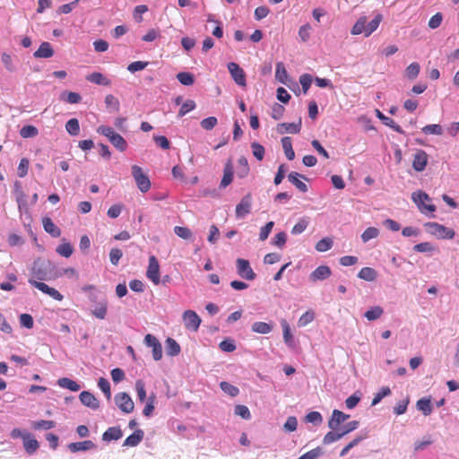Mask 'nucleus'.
Segmentation results:
<instances>
[{"mask_svg": "<svg viewBox=\"0 0 459 459\" xmlns=\"http://www.w3.org/2000/svg\"><path fill=\"white\" fill-rule=\"evenodd\" d=\"M42 224L44 230L52 237L57 238L61 235L60 229L57 226H56V224L49 217L43 218Z\"/></svg>", "mask_w": 459, "mask_h": 459, "instance_id": "5701e85b", "label": "nucleus"}, {"mask_svg": "<svg viewBox=\"0 0 459 459\" xmlns=\"http://www.w3.org/2000/svg\"><path fill=\"white\" fill-rule=\"evenodd\" d=\"M144 433L142 429H136L133 434L128 436L125 441L124 446H136L143 440Z\"/></svg>", "mask_w": 459, "mask_h": 459, "instance_id": "4be33fe9", "label": "nucleus"}, {"mask_svg": "<svg viewBox=\"0 0 459 459\" xmlns=\"http://www.w3.org/2000/svg\"><path fill=\"white\" fill-rule=\"evenodd\" d=\"M237 271L240 277L252 281L255 278V273L250 266L247 260L243 258H238L236 261Z\"/></svg>", "mask_w": 459, "mask_h": 459, "instance_id": "1a4fd4ad", "label": "nucleus"}, {"mask_svg": "<svg viewBox=\"0 0 459 459\" xmlns=\"http://www.w3.org/2000/svg\"><path fill=\"white\" fill-rule=\"evenodd\" d=\"M86 79L87 81L98 85L108 86L111 83L109 79H108L101 73L99 72H94L87 75Z\"/></svg>", "mask_w": 459, "mask_h": 459, "instance_id": "393cba45", "label": "nucleus"}, {"mask_svg": "<svg viewBox=\"0 0 459 459\" xmlns=\"http://www.w3.org/2000/svg\"><path fill=\"white\" fill-rule=\"evenodd\" d=\"M146 276L149 280H151L155 285H158L160 281V264L158 259L152 255L149 258V264L146 272Z\"/></svg>", "mask_w": 459, "mask_h": 459, "instance_id": "9d476101", "label": "nucleus"}, {"mask_svg": "<svg viewBox=\"0 0 459 459\" xmlns=\"http://www.w3.org/2000/svg\"><path fill=\"white\" fill-rule=\"evenodd\" d=\"M132 176L134 179V182L138 187V189L142 193H147L152 186L151 180L147 174H145L143 169L138 165H133L131 168Z\"/></svg>", "mask_w": 459, "mask_h": 459, "instance_id": "f257e3e1", "label": "nucleus"}, {"mask_svg": "<svg viewBox=\"0 0 459 459\" xmlns=\"http://www.w3.org/2000/svg\"><path fill=\"white\" fill-rule=\"evenodd\" d=\"M272 330L273 326L264 322H255L252 325V331L257 333L266 334Z\"/></svg>", "mask_w": 459, "mask_h": 459, "instance_id": "ea45409f", "label": "nucleus"}, {"mask_svg": "<svg viewBox=\"0 0 459 459\" xmlns=\"http://www.w3.org/2000/svg\"><path fill=\"white\" fill-rule=\"evenodd\" d=\"M429 156L423 150H417L413 155L412 168L417 172H421L426 169L428 164Z\"/></svg>", "mask_w": 459, "mask_h": 459, "instance_id": "f8f14e48", "label": "nucleus"}, {"mask_svg": "<svg viewBox=\"0 0 459 459\" xmlns=\"http://www.w3.org/2000/svg\"><path fill=\"white\" fill-rule=\"evenodd\" d=\"M135 390L137 393V397L141 403L144 402L146 399V391L145 385L143 380L139 379L135 382Z\"/></svg>", "mask_w": 459, "mask_h": 459, "instance_id": "052dcab7", "label": "nucleus"}, {"mask_svg": "<svg viewBox=\"0 0 459 459\" xmlns=\"http://www.w3.org/2000/svg\"><path fill=\"white\" fill-rule=\"evenodd\" d=\"M235 414L245 420L251 418L249 409L246 405L238 404L235 406Z\"/></svg>", "mask_w": 459, "mask_h": 459, "instance_id": "69168bd1", "label": "nucleus"}, {"mask_svg": "<svg viewBox=\"0 0 459 459\" xmlns=\"http://www.w3.org/2000/svg\"><path fill=\"white\" fill-rule=\"evenodd\" d=\"M56 251L61 256L68 258L73 255L74 247L69 242L64 241L56 247Z\"/></svg>", "mask_w": 459, "mask_h": 459, "instance_id": "f704fd0d", "label": "nucleus"}, {"mask_svg": "<svg viewBox=\"0 0 459 459\" xmlns=\"http://www.w3.org/2000/svg\"><path fill=\"white\" fill-rule=\"evenodd\" d=\"M253 155L258 160H262L264 157L265 150L262 144L254 142L251 144Z\"/></svg>", "mask_w": 459, "mask_h": 459, "instance_id": "6e6d98bb", "label": "nucleus"}, {"mask_svg": "<svg viewBox=\"0 0 459 459\" xmlns=\"http://www.w3.org/2000/svg\"><path fill=\"white\" fill-rule=\"evenodd\" d=\"M185 327L192 332H196L201 325V318L193 310H186L182 316Z\"/></svg>", "mask_w": 459, "mask_h": 459, "instance_id": "20e7f679", "label": "nucleus"}, {"mask_svg": "<svg viewBox=\"0 0 459 459\" xmlns=\"http://www.w3.org/2000/svg\"><path fill=\"white\" fill-rule=\"evenodd\" d=\"M109 142L120 152H125L127 148L126 140L119 134L111 135Z\"/></svg>", "mask_w": 459, "mask_h": 459, "instance_id": "72a5a7b5", "label": "nucleus"}, {"mask_svg": "<svg viewBox=\"0 0 459 459\" xmlns=\"http://www.w3.org/2000/svg\"><path fill=\"white\" fill-rule=\"evenodd\" d=\"M57 384L60 387L69 389L73 392H77L81 389V385L77 382L68 377L59 378Z\"/></svg>", "mask_w": 459, "mask_h": 459, "instance_id": "cd10ccee", "label": "nucleus"}, {"mask_svg": "<svg viewBox=\"0 0 459 459\" xmlns=\"http://www.w3.org/2000/svg\"><path fill=\"white\" fill-rule=\"evenodd\" d=\"M333 247V239L330 238H324L316 244V249L318 252H325Z\"/></svg>", "mask_w": 459, "mask_h": 459, "instance_id": "603ef678", "label": "nucleus"}, {"mask_svg": "<svg viewBox=\"0 0 459 459\" xmlns=\"http://www.w3.org/2000/svg\"><path fill=\"white\" fill-rule=\"evenodd\" d=\"M166 352L169 356H177L180 352L179 344L173 339L169 337L166 340Z\"/></svg>", "mask_w": 459, "mask_h": 459, "instance_id": "7c9ffc66", "label": "nucleus"}, {"mask_svg": "<svg viewBox=\"0 0 459 459\" xmlns=\"http://www.w3.org/2000/svg\"><path fill=\"white\" fill-rule=\"evenodd\" d=\"M275 77L281 82H282V83L286 82V80L288 78V73H287V70L282 63L276 64Z\"/></svg>", "mask_w": 459, "mask_h": 459, "instance_id": "09e8293b", "label": "nucleus"}, {"mask_svg": "<svg viewBox=\"0 0 459 459\" xmlns=\"http://www.w3.org/2000/svg\"><path fill=\"white\" fill-rule=\"evenodd\" d=\"M228 69L234 82L239 86L246 87L247 81L244 70L234 62L228 64Z\"/></svg>", "mask_w": 459, "mask_h": 459, "instance_id": "0eeeda50", "label": "nucleus"}, {"mask_svg": "<svg viewBox=\"0 0 459 459\" xmlns=\"http://www.w3.org/2000/svg\"><path fill=\"white\" fill-rule=\"evenodd\" d=\"M281 325L282 327L283 340H284L285 343L288 346L292 347L294 345V339L291 334L290 328L288 322L285 319H282L281 322Z\"/></svg>", "mask_w": 459, "mask_h": 459, "instance_id": "2f4dec72", "label": "nucleus"}, {"mask_svg": "<svg viewBox=\"0 0 459 459\" xmlns=\"http://www.w3.org/2000/svg\"><path fill=\"white\" fill-rule=\"evenodd\" d=\"M417 409L425 416L430 415L432 412V403L430 398H421L417 402Z\"/></svg>", "mask_w": 459, "mask_h": 459, "instance_id": "c756f323", "label": "nucleus"}, {"mask_svg": "<svg viewBox=\"0 0 459 459\" xmlns=\"http://www.w3.org/2000/svg\"><path fill=\"white\" fill-rule=\"evenodd\" d=\"M377 112L378 118H380L385 126H389L390 128L394 129L395 132L399 134H403V130L402 129V127L398 124H396L392 118L385 117L379 110H377Z\"/></svg>", "mask_w": 459, "mask_h": 459, "instance_id": "473e14b6", "label": "nucleus"}, {"mask_svg": "<svg viewBox=\"0 0 459 459\" xmlns=\"http://www.w3.org/2000/svg\"><path fill=\"white\" fill-rule=\"evenodd\" d=\"M220 386L224 393L228 394L231 397L237 396L239 393V390L237 386L226 381L221 382Z\"/></svg>", "mask_w": 459, "mask_h": 459, "instance_id": "49530a36", "label": "nucleus"}, {"mask_svg": "<svg viewBox=\"0 0 459 459\" xmlns=\"http://www.w3.org/2000/svg\"><path fill=\"white\" fill-rule=\"evenodd\" d=\"M105 104L111 112H118L120 108L119 100L113 96L112 94H108L105 97Z\"/></svg>", "mask_w": 459, "mask_h": 459, "instance_id": "a19ab883", "label": "nucleus"}, {"mask_svg": "<svg viewBox=\"0 0 459 459\" xmlns=\"http://www.w3.org/2000/svg\"><path fill=\"white\" fill-rule=\"evenodd\" d=\"M155 400H156L155 394H152L149 396V398L147 400V403L145 404V406L143 410V413L144 416L149 417L152 414L153 410H154Z\"/></svg>", "mask_w": 459, "mask_h": 459, "instance_id": "5fc2aeb1", "label": "nucleus"}, {"mask_svg": "<svg viewBox=\"0 0 459 459\" xmlns=\"http://www.w3.org/2000/svg\"><path fill=\"white\" fill-rule=\"evenodd\" d=\"M420 71V66L417 62L410 64L405 69V76L409 80H414L418 77Z\"/></svg>", "mask_w": 459, "mask_h": 459, "instance_id": "4c0bfd02", "label": "nucleus"}, {"mask_svg": "<svg viewBox=\"0 0 459 459\" xmlns=\"http://www.w3.org/2000/svg\"><path fill=\"white\" fill-rule=\"evenodd\" d=\"M300 178L306 179L304 176L299 174L298 172L292 171L288 175L289 181L293 184L300 192L306 193L307 191V186L299 179Z\"/></svg>", "mask_w": 459, "mask_h": 459, "instance_id": "412c9836", "label": "nucleus"}, {"mask_svg": "<svg viewBox=\"0 0 459 459\" xmlns=\"http://www.w3.org/2000/svg\"><path fill=\"white\" fill-rule=\"evenodd\" d=\"M123 436V432L119 427H110L102 435L104 441L118 440Z\"/></svg>", "mask_w": 459, "mask_h": 459, "instance_id": "b1692460", "label": "nucleus"}, {"mask_svg": "<svg viewBox=\"0 0 459 459\" xmlns=\"http://www.w3.org/2000/svg\"><path fill=\"white\" fill-rule=\"evenodd\" d=\"M98 386L104 393L107 400L110 401V399H111V389H110V384L108 381V379H106L104 377H100L99 379V381H98Z\"/></svg>", "mask_w": 459, "mask_h": 459, "instance_id": "de8ad7c7", "label": "nucleus"}, {"mask_svg": "<svg viewBox=\"0 0 459 459\" xmlns=\"http://www.w3.org/2000/svg\"><path fill=\"white\" fill-rule=\"evenodd\" d=\"M252 196L250 194L246 195L236 206V217L242 219L251 211Z\"/></svg>", "mask_w": 459, "mask_h": 459, "instance_id": "9b49d317", "label": "nucleus"}, {"mask_svg": "<svg viewBox=\"0 0 459 459\" xmlns=\"http://www.w3.org/2000/svg\"><path fill=\"white\" fill-rule=\"evenodd\" d=\"M249 172V166L247 158L244 156L238 160V176L239 178H245Z\"/></svg>", "mask_w": 459, "mask_h": 459, "instance_id": "58836bf2", "label": "nucleus"}, {"mask_svg": "<svg viewBox=\"0 0 459 459\" xmlns=\"http://www.w3.org/2000/svg\"><path fill=\"white\" fill-rule=\"evenodd\" d=\"M332 271L327 265H320L316 268L309 275L311 281L316 282L317 281H323L330 277Z\"/></svg>", "mask_w": 459, "mask_h": 459, "instance_id": "ddd939ff", "label": "nucleus"}, {"mask_svg": "<svg viewBox=\"0 0 459 459\" xmlns=\"http://www.w3.org/2000/svg\"><path fill=\"white\" fill-rule=\"evenodd\" d=\"M383 313L384 310L380 306H375L370 307V309H368V311H366L364 316L368 321H374L381 317Z\"/></svg>", "mask_w": 459, "mask_h": 459, "instance_id": "e433bc0d", "label": "nucleus"}, {"mask_svg": "<svg viewBox=\"0 0 459 459\" xmlns=\"http://www.w3.org/2000/svg\"><path fill=\"white\" fill-rule=\"evenodd\" d=\"M95 444L91 440H84L80 442L70 443L68 445V449L72 453H76L80 451H88L95 448Z\"/></svg>", "mask_w": 459, "mask_h": 459, "instance_id": "6ab92c4d", "label": "nucleus"}, {"mask_svg": "<svg viewBox=\"0 0 459 459\" xmlns=\"http://www.w3.org/2000/svg\"><path fill=\"white\" fill-rule=\"evenodd\" d=\"M391 394V390L388 386H384L382 387L374 396L373 400H372V403L371 404L372 405H376L378 403H380V401L385 397V396H388Z\"/></svg>", "mask_w": 459, "mask_h": 459, "instance_id": "bf43d9fd", "label": "nucleus"}, {"mask_svg": "<svg viewBox=\"0 0 459 459\" xmlns=\"http://www.w3.org/2000/svg\"><path fill=\"white\" fill-rule=\"evenodd\" d=\"M381 21H382V15L378 13L368 24L366 23L367 37H368L371 33H373L378 28Z\"/></svg>", "mask_w": 459, "mask_h": 459, "instance_id": "3c124183", "label": "nucleus"}, {"mask_svg": "<svg viewBox=\"0 0 459 459\" xmlns=\"http://www.w3.org/2000/svg\"><path fill=\"white\" fill-rule=\"evenodd\" d=\"M220 349L225 352H232L236 350L234 341L231 339H225L219 344Z\"/></svg>", "mask_w": 459, "mask_h": 459, "instance_id": "338daca9", "label": "nucleus"}, {"mask_svg": "<svg viewBox=\"0 0 459 459\" xmlns=\"http://www.w3.org/2000/svg\"><path fill=\"white\" fill-rule=\"evenodd\" d=\"M315 319V313L312 310L305 312L299 319V326H306Z\"/></svg>", "mask_w": 459, "mask_h": 459, "instance_id": "e2e57ef3", "label": "nucleus"}, {"mask_svg": "<svg viewBox=\"0 0 459 459\" xmlns=\"http://www.w3.org/2000/svg\"><path fill=\"white\" fill-rule=\"evenodd\" d=\"M312 27L309 23H306L299 27V38L301 42L306 43L310 39V31Z\"/></svg>", "mask_w": 459, "mask_h": 459, "instance_id": "c03bdc74", "label": "nucleus"}, {"mask_svg": "<svg viewBox=\"0 0 459 459\" xmlns=\"http://www.w3.org/2000/svg\"><path fill=\"white\" fill-rule=\"evenodd\" d=\"M358 277L367 281H374L377 277V273L371 267H363L359 272Z\"/></svg>", "mask_w": 459, "mask_h": 459, "instance_id": "a878e982", "label": "nucleus"}, {"mask_svg": "<svg viewBox=\"0 0 459 459\" xmlns=\"http://www.w3.org/2000/svg\"><path fill=\"white\" fill-rule=\"evenodd\" d=\"M67 133L73 136H76L80 133V124L77 118H71L65 124Z\"/></svg>", "mask_w": 459, "mask_h": 459, "instance_id": "c9c22d12", "label": "nucleus"}, {"mask_svg": "<svg viewBox=\"0 0 459 459\" xmlns=\"http://www.w3.org/2000/svg\"><path fill=\"white\" fill-rule=\"evenodd\" d=\"M56 427V422L53 420H38L32 423L34 429H50Z\"/></svg>", "mask_w": 459, "mask_h": 459, "instance_id": "864d4df0", "label": "nucleus"}, {"mask_svg": "<svg viewBox=\"0 0 459 459\" xmlns=\"http://www.w3.org/2000/svg\"><path fill=\"white\" fill-rule=\"evenodd\" d=\"M366 23H367V17L361 16L358 19V21L353 25L351 33L352 35H359L361 33H364L367 37V29H366Z\"/></svg>", "mask_w": 459, "mask_h": 459, "instance_id": "bb28decb", "label": "nucleus"}, {"mask_svg": "<svg viewBox=\"0 0 459 459\" xmlns=\"http://www.w3.org/2000/svg\"><path fill=\"white\" fill-rule=\"evenodd\" d=\"M29 166H30V161L27 158H22L20 160V163H19V166L17 169V173L20 178H24L28 174Z\"/></svg>", "mask_w": 459, "mask_h": 459, "instance_id": "0e129e2a", "label": "nucleus"}, {"mask_svg": "<svg viewBox=\"0 0 459 459\" xmlns=\"http://www.w3.org/2000/svg\"><path fill=\"white\" fill-rule=\"evenodd\" d=\"M422 132L426 134H436L441 135L443 134V129L441 126L437 124L427 125L422 128Z\"/></svg>", "mask_w": 459, "mask_h": 459, "instance_id": "4d7b16f0", "label": "nucleus"}, {"mask_svg": "<svg viewBox=\"0 0 459 459\" xmlns=\"http://www.w3.org/2000/svg\"><path fill=\"white\" fill-rule=\"evenodd\" d=\"M195 108V102L192 100H187L186 102H184L182 104V106L178 111V117H182Z\"/></svg>", "mask_w": 459, "mask_h": 459, "instance_id": "13d9d810", "label": "nucleus"}, {"mask_svg": "<svg viewBox=\"0 0 459 459\" xmlns=\"http://www.w3.org/2000/svg\"><path fill=\"white\" fill-rule=\"evenodd\" d=\"M115 403L125 413H131L134 409V403L132 398L125 392L118 393L115 395Z\"/></svg>", "mask_w": 459, "mask_h": 459, "instance_id": "39448f33", "label": "nucleus"}, {"mask_svg": "<svg viewBox=\"0 0 459 459\" xmlns=\"http://www.w3.org/2000/svg\"><path fill=\"white\" fill-rule=\"evenodd\" d=\"M308 221L306 219H300L292 228L291 233L298 235L302 233L307 227Z\"/></svg>", "mask_w": 459, "mask_h": 459, "instance_id": "774afa93", "label": "nucleus"}, {"mask_svg": "<svg viewBox=\"0 0 459 459\" xmlns=\"http://www.w3.org/2000/svg\"><path fill=\"white\" fill-rule=\"evenodd\" d=\"M301 129V119L297 123H281L277 126V132L280 134H299Z\"/></svg>", "mask_w": 459, "mask_h": 459, "instance_id": "dca6fc26", "label": "nucleus"}, {"mask_svg": "<svg viewBox=\"0 0 459 459\" xmlns=\"http://www.w3.org/2000/svg\"><path fill=\"white\" fill-rule=\"evenodd\" d=\"M232 180H233V165H232L231 160H229L224 166L223 177L221 181L220 186L221 188H225L229 185L231 184Z\"/></svg>", "mask_w": 459, "mask_h": 459, "instance_id": "aec40b11", "label": "nucleus"}, {"mask_svg": "<svg viewBox=\"0 0 459 459\" xmlns=\"http://www.w3.org/2000/svg\"><path fill=\"white\" fill-rule=\"evenodd\" d=\"M177 78L183 85L189 86L195 82L194 75L188 72H181L177 74Z\"/></svg>", "mask_w": 459, "mask_h": 459, "instance_id": "a18cd8bd", "label": "nucleus"}, {"mask_svg": "<svg viewBox=\"0 0 459 459\" xmlns=\"http://www.w3.org/2000/svg\"><path fill=\"white\" fill-rule=\"evenodd\" d=\"M174 233L180 238L189 240L193 238V233L190 229L183 226H176Z\"/></svg>", "mask_w": 459, "mask_h": 459, "instance_id": "79ce46f5", "label": "nucleus"}, {"mask_svg": "<svg viewBox=\"0 0 459 459\" xmlns=\"http://www.w3.org/2000/svg\"><path fill=\"white\" fill-rule=\"evenodd\" d=\"M144 343L152 348V358L154 360L162 359V346L160 341L152 334L148 333L144 337Z\"/></svg>", "mask_w": 459, "mask_h": 459, "instance_id": "423d86ee", "label": "nucleus"}, {"mask_svg": "<svg viewBox=\"0 0 459 459\" xmlns=\"http://www.w3.org/2000/svg\"><path fill=\"white\" fill-rule=\"evenodd\" d=\"M39 134V130L36 126L28 125L22 127L20 130V135L22 138H31L37 136Z\"/></svg>", "mask_w": 459, "mask_h": 459, "instance_id": "37998d69", "label": "nucleus"}, {"mask_svg": "<svg viewBox=\"0 0 459 459\" xmlns=\"http://www.w3.org/2000/svg\"><path fill=\"white\" fill-rule=\"evenodd\" d=\"M427 230L443 239L454 238L455 230L437 222H428L425 224Z\"/></svg>", "mask_w": 459, "mask_h": 459, "instance_id": "7ed1b4c3", "label": "nucleus"}, {"mask_svg": "<svg viewBox=\"0 0 459 459\" xmlns=\"http://www.w3.org/2000/svg\"><path fill=\"white\" fill-rule=\"evenodd\" d=\"M92 314L99 319H104L107 315V303L100 302L93 309Z\"/></svg>", "mask_w": 459, "mask_h": 459, "instance_id": "680f3d73", "label": "nucleus"}, {"mask_svg": "<svg viewBox=\"0 0 459 459\" xmlns=\"http://www.w3.org/2000/svg\"><path fill=\"white\" fill-rule=\"evenodd\" d=\"M379 234L378 229L375 227L367 228L361 234V239L364 243L369 241L372 238H376Z\"/></svg>", "mask_w": 459, "mask_h": 459, "instance_id": "8fccbe9b", "label": "nucleus"}, {"mask_svg": "<svg viewBox=\"0 0 459 459\" xmlns=\"http://www.w3.org/2000/svg\"><path fill=\"white\" fill-rule=\"evenodd\" d=\"M350 418V415L345 414L344 412L339 410H333L331 419L328 421V427L335 430L339 428V426L343 423L346 420Z\"/></svg>", "mask_w": 459, "mask_h": 459, "instance_id": "4468645a", "label": "nucleus"}, {"mask_svg": "<svg viewBox=\"0 0 459 459\" xmlns=\"http://www.w3.org/2000/svg\"><path fill=\"white\" fill-rule=\"evenodd\" d=\"M33 56L36 58H49L54 56V49L49 42L44 41L34 52Z\"/></svg>", "mask_w": 459, "mask_h": 459, "instance_id": "a211bd4d", "label": "nucleus"}, {"mask_svg": "<svg viewBox=\"0 0 459 459\" xmlns=\"http://www.w3.org/2000/svg\"><path fill=\"white\" fill-rule=\"evenodd\" d=\"M22 439L24 449L29 455L34 454L39 449V444L30 433H25Z\"/></svg>", "mask_w": 459, "mask_h": 459, "instance_id": "f3484780", "label": "nucleus"}, {"mask_svg": "<svg viewBox=\"0 0 459 459\" xmlns=\"http://www.w3.org/2000/svg\"><path fill=\"white\" fill-rule=\"evenodd\" d=\"M81 403L93 410H97L100 407V402L98 399L90 392L82 391L79 395Z\"/></svg>", "mask_w": 459, "mask_h": 459, "instance_id": "2eb2a0df", "label": "nucleus"}, {"mask_svg": "<svg viewBox=\"0 0 459 459\" xmlns=\"http://www.w3.org/2000/svg\"><path fill=\"white\" fill-rule=\"evenodd\" d=\"M411 199L422 213H425L426 212H433L436 211V206L434 204H426L429 203L431 199L427 193L421 190L413 192Z\"/></svg>", "mask_w": 459, "mask_h": 459, "instance_id": "f03ea898", "label": "nucleus"}, {"mask_svg": "<svg viewBox=\"0 0 459 459\" xmlns=\"http://www.w3.org/2000/svg\"><path fill=\"white\" fill-rule=\"evenodd\" d=\"M281 144L284 153L289 160H292L295 158V152L292 148V141L289 136H285L281 139Z\"/></svg>", "mask_w": 459, "mask_h": 459, "instance_id": "c85d7f7f", "label": "nucleus"}, {"mask_svg": "<svg viewBox=\"0 0 459 459\" xmlns=\"http://www.w3.org/2000/svg\"><path fill=\"white\" fill-rule=\"evenodd\" d=\"M29 282L42 291L43 293L50 296L52 299L57 301H61L64 299V296L55 288L49 287L48 284L40 281H37L35 280L30 279Z\"/></svg>", "mask_w": 459, "mask_h": 459, "instance_id": "6e6552de", "label": "nucleus"}]
</instances>
